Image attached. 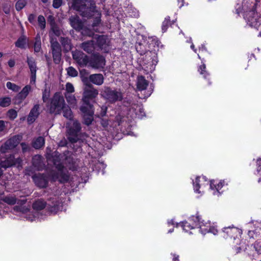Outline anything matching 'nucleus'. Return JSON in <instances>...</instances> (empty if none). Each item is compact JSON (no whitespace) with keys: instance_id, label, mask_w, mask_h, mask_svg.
Listing matches in <instances>:
<instances>
[{"instance_id":"obj_3","label":"nucleus","mask_w":261,"mask_h":261,"mask_svg":"<svg viewBox=\"0 0 261 261\" xmlns=\"http://www.w3.org/2000/svg\"><path fill=\"white\" fill-rule=\"evenodd\" d=\"M134 28V34H132V36L133 37V41H135V49L140 57L143 56L147 52H150L146 43V37L144 35L145 28L141 23L137 24Z\"/></svg>"},{"instance_id":"obj_19","label":"nucleus","mask_w":261,"mask_h":261,"mask_svg":"<svg viewBox=\"0 0 261 261\" xmlns=\"http://www.w3.org/2000/svg\"><path fill=\"white\" fill-rule=\"evenodd\" d=\"M31 90V87L30 85L25 86L21 91L13 98L14 103L15 105H20L22 101L27 97Z\"/></svg>"},{"instance_id":"obj_38","label":"nucleus","mask_w":261,"mask_h":261,"mask_svg":"<svg viewBox=\"0 0 261 261\" xmlns=\"http://www.w3.org/2000/svg\"><path fill=\"white\" fill-rule=\"evenodd\" d=\"M59 177L60 178L59 181L61 183L67 182L69 179V176L68 174L64 171L59 173Z\"/></svg>"},{"instance_id":"obj_6","label":"nucleus","mask_w":261,"mask_h":261,"mask_svg":"<svg viewBox=\"0 0 261 261\" xmlns=\"http://www.w3.org/2000/svg\"><path fill=\"white\" fill-rule=\"evenodd\" d=\"M179 226H180L186 232L196 228H200L199 230L202 231V227L205 226L204 220H201V218L198 213H197L195 216L193 215L189 217L188 221L176 224V227Z\"/></svg>"},{"instance_id":"obj_12","label":"nucleus","mask_w":261,"mask_h":261,"mask_svg":"<svg viewBox=\"0 0 261 261\" xmlns=\"http://www.w3.org/2000/svg\"><path fill=\"white\" fill-rule=\"evenodd\" d=\"M32 178L35 185L40 189L46 188L48 185L49 178L46 173H35Z\"/></svg>"},{"instance_id":"obj_15","label":"nucleus","mask_w":261,"mask_h":261,"mask_svg":"<svg viewBox=\"0 0 261 261\" xmlns=\"http://www.w3.org/2000/svg\"><path fill=\"white\" fill-rule=\"evenodd\" d=\"M146 43L148 49L150 51L155 52L157 53L159 51V48H162L163 45L159 39L155 36L148 37L147 38L146 37Z\"/></svg>"},{"instance_id":"obj_41","label":"nucleus","mask_w":261,"mask_h":261,"mask_svg":"<svg viewBox=\"0 0 261 261\" xmlns=\"http://www.w3.org/2000/svg\"><path fill=\"white\" fill-rule=\"evenodd\" d=\"M6 86L8 89L11 90L12 91L15 92H18L21 88L20 86L10 82H8L6 83Z\"/></svg>"},{"instance_id":"obj_34","label":"nucleus","mask_w":261,"mask_h":261,"mask_svg":"<svg viewBox=\"0 0 261 261\" xmlns=\"http://www.w3.org/2000/svg\"><path fill=\"white\" fill-rule=\"evenodd\" d=\"M59 208V202L57 201H56V203H54L53 205L48 204L47 206L48 211L50 213H53L54 214H56L58 212Z\"/></svg>"},{"instance_id":"obj_28","label":"nucleus","mask_w":261,"mask_h":261,"mask_svg":"<svg viewBox=\"0 0 261 261\" xmlns=\"http://www.w3.org/2000/svg\"><path fill=\"white\" fill-rule=\"evenodd\" d=\"M45 140L43 137H38L32 142V146L35 149H40L44 146Z\"/></svg>"},{"instance_id":"obj_33","label":"nucleus","mask_w":261,"mask_h":261,"mask_svg":"<svg viewBox=\"0 0 261 261\" xmlns=\"http://www.w3.org/2000/svg\"><path fill=\"white\" fill-rule=\"evenodd\" d=\"M33 165L39 169L42 166V162L41 160V156L40 155H36L32 159Z\"/></svg>"},{"instance_id":"obj_11","label":"nucleus","mask_w":261,"mask_h":261,"mask_svg":"<svg viewBox=\"0 0 261 261\" xmlns=\"http://www.w3.org/2000/svg\"><path fill=\"white\" fill-rule=\"evenodd\" d=\"M50 42L53 61L56 64H59L62 59L61 46L57 40L51 39Z\"/></svg>"},{"instance_id":"obj_39","label":"nucleus","mask_w":261,"mask_h":261,"mask_svg":"<svg viewBox=\"0 0 261 261\" xmlns=\"http://www.w3.org/2000/svg\"><path fill=\"white\" fill-rule=\"evenodd\" d=\"M11 100L9 97L0 98V106L3 108L8 107L11 104Z\"/></svg>"},{"instance_id":"obj_5","label":"nucleus","mask_w":261,"mask_h":261,"mask_svg":"<svg viewBox=\"0 0 261 261\" xmlns=\"http://www.w3.org/2000/svg\"><path fill=\"white\" fill-rule=\"evenodd\" d=\"M136 92L137 95H135V97H138L139 99H146L149 97L153 91L154 86L150 85L148 89H147L149 85V81L146 80L143 75H138L136 81Z\"/></svg>"},{"instance_id":"obj_54","label":"nucleus","mask_w":261,"mask_h":261,"mask_svg":"<svg viewBox=\"0 0 261 261\" xmlns=\"http://www.w3.org/2000/svg\"><path fill=\"white\" fill-rule=\"evenodd\" d=\"M254 248L257 253H261V243L258 242H255L254 243Z\"/></svg>"},{"instance_id":"obj_63","label":"nucleus","mask_w":261,"mask_h":261,"mask_svg":"<svg viewBox=\"0 0 261 261\" xmlns=\"http://www.w3.org/2000/svg\"><path fill=\"white\" fill-rule=\"evenodd\" d=\"M8 64L10 67H13L15 66V62L14 60L10 59L8 62Z\"/></svg>"},{"instance_id":"obj_20","label":"nucleus","mask_w":261,"mask_h":261,"mask_svg":"<svg viewBox=\"0 0 261 261\" xmlns=\"http://www.w3.org/2000/svg\"><path fill=\"white\" fill-rule=\"evenodd\" d=\"M21 162L20 158H15L13 155H10L4 161L0 162V166L2 168L6 169L13 166L16 165H19Z\"/></svg>"},{"instance_id":"obj_2","label":"nucleus","mask_w":261,"mask_h":261,"mask_svg":"<svg viewBox=\"0 0 261 261\" xmlns=\"http://www.w3.org/2000/svg\"><path fill=\"white\" fill-rule=\"evenodd\" d=\"M69 7L83 17L87 18L92 17L97 12L94 0H71Z\"/></svg>"},{"instance_id":"obj_30","label":"nucleus","mask_w":261,"mask_h":261,"mask_svg":"<svg viewBox=\"0 0 261 261\" xmlns=\"http://www.w3.org/2000/svg\"><path fill=\"white\" fill-rule=\"evenodd\" d=\"M62 111L63 113V116L69 120H72L73 118V114L69 107L66 104L64 105V109Z\"/></svg>"},{"instance_id":"obj_9","label":"nucleus","mask_w":261,"mask_h":261,"mask_svg":"<svg viewBox=\"0 0 261 261\" xmlns=\"http://www.w3.org/2000/svg\"><path fill=\"white\" fill-rule=\"evenodd\" d=\"M102 96L111 103H114L117 101H121L123 98L122 94L121 92L113 90L109 87L105 88L102 92Z\"/></svg>"},{"instance_id":"obj_44","label":"nucleus","mask_w":261,"mask_h":261,"mask_svg":"<svg viewBox=\"0 0 261 261\" xmlns=\"http://www.w3.org/2000/svg\"><path fill=\"white\" fill-rule=\"evenodd\" d=\"M67 74L71 77H76L78 75L77 71L73 67L70 66L66 69Z\"/></svg>"},{"instance_id":"obj_27","label":"nucleus","mask_w":261,"mask_h":261,"mask_svg":"<svg viewBox=\"0 0 261 261\" xmlns=\"http://www.w3.org/2000/svg\"><path fill=\"white\" fill-rule=\"evenodd\" d=\"M46 206V202L42 199H38L33 203V209L37 211L43 210Z\"/></svg>"},{"instance_id":"obj_62","label":"nucleus","mask_w":261,"mask_h":261,"mask_svg":"<svg viewBox=\"0 0 261 261\" xmlns=\"http://www.w3.org/2000/svg\"><path fill=\"white\" fill-rule=\"evenodd\" d=\"M199 50L201 53L207 51V49L204 44H201V45L199 47Z\"/></svg>"},{"instance_id":"obj_58","label":"nucleus","mask_w":261,"mask_h":261,"mask_svg":"<svg viewBox=\"0 0 261 261\" xmlns=\"http://www.w3.org/2000/svg\"><path fill=\"white\" fill-rule=\"evenodd\" d=\"M210 187L212 190H216L217 191V182L215 180H211L210 181Z\"/></svg>"},{"instance_id":"obj_16","label":"nucleus","mask_w":261,"mask_h":261,"mask_svg":"<svg viewBox=\"0 0 261 261\" xmlns=\"http://www.w3.org/2000/svg\"><path fill=\"white\" fill-rule=\"evenodd\" d=\"M106 60L105 58L100 55L95 54L90 59L88 64L89 66L95 69L103 68L105 65Z\"/></svg>"},{"instance_id":"obj_46","label":"nucleus","mask_w":261,"mask_h":261,"mask_svg":"<svg viewBox=\"0 0 261 261\" xmlns=\"http://www.w3.org/2000/svg\"><path fill=\"white\" fill-rule=\"evenodd\" d=\"M50 29L56 36L59 37L61 35V31L57 23L50 25Z\"/></svg>"},{"instance_id":"obj_50","label":"nucleus","mask_w":261,"mask_h":261,"mask_svg":"<svg viewBox=\"0 0 261 261\" xmlns=\"http://www.w3.org/2000/svg\"><path fill=\"white\" fill-rule=\"evenodd\" d=\"M22 148V151L23 153H25L30 151V147L29 145L25 142H22L20 144Z\"/></svg>"},{"instance_id":"obj_4","label":"nucleus","mask_w":261,"mask_h":261,"mask_svg":"<svg viewBox=\"0 0 261 261\" xmlns=\"http://www.w3.org/2000/svg\"><path fill=\"white\" fill-rule=\"evenodd\" d=\"M137 63L136 68L138 70H143L146 73L152 72L158 63L157 53L152 51L147 52L143 56L139 57Z\"/></svg>"},{"instance_id":"obj_7","label":"nucleus","mask_w":261,"mask_h":261,"mask_svg":"<svg viewBox=\"0 0 261 261\" xmlns=\"http://www.w3.org/2000/svg\"><path fill=\"white\" fill-rule=\"evenodd\" d=\"M64 98L58 93H56L50 99L48 106L49 113L55 115L60 114L65 105Z\"/></svg>"},{"instance_id":"obj_25","label":"nucleus","mask_w":261,"mask_h":261,"mask_svg":"<svg viewBox=\"0 0 261 261\" xmlns=\"http://www.w3.org/2000/svg\"><path fill=\"white\" fill-rule=\"evenodd\" d=\"M103 76L102 74L96 73L90 75L91 82L96 85H101L103 83Z\"/></svg>"},{"instance_id":"obj_36","label":"nucleus","mask_w":261,"mask_h":261,"mask_svg":"<svg viewBox=\"0 0 261 261\" xmlns=\"http://www.w3.org/2000/svg\"><path fill=\"white\" fill-rule=\"evenodd\" d=\"M6 115L10 120H14L17 118L18 114L17 112L15 110L11 109L7 111Z\"/></svg>"},{"instance_id":"obj_55","label":"nucleus","mask_w":261,"mask_h":261,"mask_svg":"<svg viewBox=\"0 0 261 261\" xmlns=\"http://www.w3.org/2000/svg\"><path fill=\"white\" fill-rule=\"evenodd\" d=\"M47 21L50 26L56 24L55 17L52 15H49L47 18Z\"/></svg>"},{"instance_id":"obj_17","label":"nucleus","mask_w":261,"mask_h":261,"mask_svg":"<svg viewBox=\"0 0 261 261\" xmlns=\"http://www.w3.org/2000/svg\"><path fill=\"white\" fill-rule=\"evenodd\" d=\"M241 230L234 226L224 227L222 230L223 237L227 239L233 238L235 239L241 234Z\"/></svg>"},{"instance_id":"obj_56","label":"nucleus","mask_w":261,"mask_h":261,"mask_svg":"<svg viewBox=\"0 0 261 261\" xmlns=\"http://www.w3.org/2000/svg\"><path fill=\"white\" fill-rule=\"evenodd\" d=\"M225 184V181L224 180H221L219 181L218 183L217 182V192L219 193V194L221 193L220 192V190L221 189V188L224 186Z\"/></svg>"},{"instance_id":"obj_14","label":"nucleus","mask_w":261,"mask_h":261,"mask_svg":"<svg viewBox=\"0 0 261 261\" xmlns=\"http://www.w3.org/2000/svg\"><path fill=\"white\" fill-rule=\"evenodd\" d=\"M72 56L73 59L81 67H86L89 62V57L81 50L75 49L72 52Z\"/></svg>"},{"instance_id":"obj_52","label":"nucleus","mask_w":261,"mask_h":261,"mask_svg":"<svg viewBox=\"0 0 261 261\" xmlns=\"http://www.w3.org/2000/svg\"><path fill=\"white\" fill-rule=\"evenodd\" d=\"M62 3V0H53V7L55 9H58L61 6Z\"/></svg>"},{"instance_id":"obj_31","label":"nucleus","mask_w":261,"mask_h":261,"mask_svg":"<svg viewBox=\"0 0 261 261\" xmlns=\"http://www.w3.org/2000/svg\"><path fill=\"white\" fill-rule=\"evenodd\" d=\"M34 52L39 53L41 50V37L39 34H37L35 38V42L34 43Z\"/></svg>"},{"instance_id":"obj_22","label":"nucleus","mask_w":261,"mask_h":261,"mask_svg":"<svg viewBox=\"0 0 261 261\" xmlns=\"http://www.w3.org/2000/svg\"><path fill=\"white\" fill-rule=\"evenodd\" d=\"M198 57L201 61V65L198 67V71L203 76L204 79L207 80L208 85H211L212 83L210 82V74L206 70V65L205 64L206 61L204 58H201L199 54H198Z\"/></svg>"},{"instance_id":"obj_60","label":"nucleus","mask_w":261,"mask_h":261,"mask_svg":"<svg viewBox=\"0 0 261 261\" xmlns=\"http://www.w3.org/2000/svg\"><path fill=\"white\" fill-rule=\"evenodd\" d=\"M6 123H7V122H6ZM5 123V121L0 120V132L4 131L6 128V126Z\"/></svg>"},{"instance_id":"obj_43","label":"nucleus","mask_w":261,"mask_h":261,"mask_svg":"<svg viewBox=\"0 0 261 261\" xmlns=\"http://www.w3.org/2000/svg\"><path fill=\"white\" fill-rule=\"evenodd\" d=\"M200 178H201L200 176H197L195 178V181H193L194 190L195 192L197 193H200V192L199 191V189L200 188Z\"/></svg>"},{"instance_id":"obj_64","label":"nucleus","mask_w":261,"mask_h":261,"mask_svg":"<svg viewBox=\"0 0 261 261\" xmlns=\"http://www.w3.org/2000/svg\"><path fill=\"white\" fill-rule=\"evenodd\" d=\"M171 254L173 256V258H172L173 261H179V255H177L175 253H171Z\"/></svg>"},{"instance_id":"obj_8","label":"nucleus","mask_w":261,"mask_h":261,"mask_svg":"<svg viewBox=\"0 0 261 261\" xmlns=\"http://www.w3.org/2000/svg\"><path fill=\"white\" fill-rule=\"evenodd\" d=\"M81 130V124L77 120H74L71 125L66 126V136L68 141L71 144L77 142L80 140Z\"/></svg>"},{"instance_id":"obj_29","label":"nucleus","mask_w":261,"mask_h":261,"mask_svg":"<svg viewBox=\"0 0 261 261\" xmlns=\"http://www.w3.org/2000/svg\"><path fill=\"white\" fill-rule=\"evenodd\" d=\"M27 42V37L24 35H22L19 37L17 40L15 42V45L17 47L24 49L25 48Z\"/></svg>"},{"instance_id":"obj_23","label":"nucleus","mask_w":261,"mask_h":261,"mask_svg":"<svg viewBox=\"0 0 261 261\" xmlns=\"http://www.w3.org/2000/svg\"><path fill=\"white\" fill-rule=\"evenodd\" d=\"M69 21L71 26L75 30L80 31L83 30L84 24L78 16H71L69 18Z\"/></svg>"},{"instance_id":"obj_1","label":"nucleus","mask_w":261,"mask_h":261,"mask_svg":"<svg viewBox=\"0 0 261 261\" xmlns=\"http://www.w3.org/2000/svg\"><path fill=\"white\" fill-rule=\"evenodd\" d=\"M98 95V91L94 87L84 89L82 101L83 105L80 107L83 123L89 126L94 120V103L96 102V99Z\"/></svg>"},{"instance_id":"obj_47","label":"nucleus","mask_w":261,"mask_h":261,"mask_svg":"<svg viewBox=\"0 0 261 261\" xmlns=\"http://www.w3.org/2000/svg\"><path fill=\"white\" fill-rule=\"evenodd\" d=\"M201 232V233L204 234L206 233V232H210L213 233L214 234L216 235L217 234L218 231V230L216 229L215 227L209 226L208 228H202V231Z\"/></svg>"},{"instance_id":"obj_61","label":"nucleus","mask_w":261,"mask_h":261,"mask_svg":"<svg viewBox=\"0 0 261 261\" xmlns=\"http://www.w3.org/2000/svg\"><path fill=\"white\" fill-rule=\"evenodd\" d=\"M56 168L58 169L60 173L61 172H63L64 166L62 164L59 163L56 166Z\"/></svg>"},{"instance_id":"obj_21","label":"nucleus","mask_w":261,"mask_h":261,"mask_svg":"<svg viewBox=\"0 0 261 261\" xmlns=\"http://www.w3.org/2000/svg\"><path fill=\"white\" fill-rule=\"evenodd\" d=\"M39 108V105L36 104L31 110L27 118V121L29 124H32L38 117L40 115Z\"/></svg>"},{"instance_id":"obj_35","label":"nucleus","mask_w":261,"mask_h":261,"mask_svg":"<svg viewBox=\"0 0 261 261\" xmlns=\"http://www.w3.org/2000/svg\"><path fill=\"white\" fill-rule=\"evenodd\" d=\"M96 43L97 46L100 48H102L104 45L106 44V38L103 35L99 36L96 40Z\"/></svg>"},{"instance_id":"obj_59","label":"nucleus","mask_w":261,"mask_h":261,"mask_svg":"<svg viewBox=\"0 0 261 261\" xmlns=\"http://www.w3.org/2000/svg\"><path fill=\"white\" fill-rule=\"evenodd\" d=\"M107 112V108L106 107H102L101 108L100 112L99 114L100 116L103 117L106 116Z\"/></svg>"},{"instance_id":"obj_24","label":"nucleus","mask_w":261,"mask_h":261,"mask_svg":"<svg viewBox=\"0 0 261 261\" xmlns=\"http://www.w3.org/2000/svg\"><path fill=\"white\" fill-rule=\"evenodd\" d=\"M60 42L63 47V50L65 53H68L72 49L73 45L71 43V40L69 38L61 37Z\"/></svg>"},{"instance_id":"obj_45","label":"nucleus","mask_w":261,"mask_h":261,"mask_svg":"<svg viewBox=\"0 0 261 261\" xmlns=\"http://www.w3.org/2000/svg\"><path fill=\"white\" fill-rule=\"evenodd\" d=\"M82 81L85 86L84 89L92 88V87H94L93 85L91 83V82L90 80V76L89 77H82Z\"/></svg>"},{"instance_id":"obj_26","label":"nucleus","mask_w":261,"mask_h":261,"mask_svg":"<svg viewBox=\"0 0 261 261\" xmlns=\"http://www.w3.org/2000/svg\"><path fill=\"white\" fill-rule=\"evenodd\" d=\"M81 47L88 54L93 53L95 50L94 41L91 40L82 43Z\"/></svg>"},{"instance_id":"obj_57","label":"nucleus","mask_w":261,"mask_h":261,"mask_svg":"<svg viewBox=\"0 0 261 261\" xmlns=\"http://www.w3.org/2000/svg\"><path fill=\"white\" fill-rule=\"evenodd\" d=\"M28 21L32 24H34L35 22L36 15L34 14H30L28 16Z\"/></svg>"},{"instance_id":"obj_13","label":"nucleus","mask_w":261,"mask_h":261,"mask_svg":"<svg viewBox=\"0 0 261 261\" xmlns=\"http://www.w3.org/2000/svg\"><path fill=\"white\" fill-rule=\"evenodd\" d=\"M20 139L18 136H14L8 139L0 147V152L2 153H5L9 150L14 149L19 143Z\"/></svg>"},{"instance_id":"obj_53","label":"nucleus","mask_w":261,"mask_h":261,"mask_svg":"<svg viewBox=\"0 0 261 261\" xmlns=\"http://www.w3.org/2000/svg\"><path fill=\"white\" fill-rule=\"evenodd\" d=\"M140 16V13L139 10L135 8L132 7V17L138 18Z\"/></svg>"},{"instance_id":"obj_51","label":"nucleus","mask_w":261,"mask_h":261,"mask_svg":"<svg viewBox=\"0 0 261 261\" xmlns=\"http://www.w3.org/2000/svg\"><path fill=\"white\" fill-rule=\"evenodd\" d=\"M66 90L68 93H73L74 92V88L73 85L70 83H67L66 85Z\"/></svg>"},{"instance_id":"obj_42","label":"nucleus","mask_w":261,"mask_h":261,"mask_svg":"<svg viewBox=\"0 0 261 261\" xmlns=\"http://www.w3.org/2000/svg\"><path fill=\"white\" fill-rule=\"evenodd\" d=\"M27 5L25 0H18L15 4V8L17 11L21 10Z\"/></svg>"},{"instance_id":"obj_10","label":"nucleus","mask_w":261,"mask_h":261,"mask_svg":"<svg viewBox=\"0 0 261 261\" xmlns=\"http://www.w3.org/2000/svg\"><path fill=\"white\" fill-rule=\"evenodd\" d=\"M132 101V119H141L146 116L145 113L144 111L142 101L137 100L136 102L134 100Z\"/></svg>"},{"instance_id":"obj_49","label":"nucleus","mask_w":261,"mask_h":261,"mask_svg":"<svg viewBox=\"0 0 261 261\" xmlns=\"http://www.w3.org/2000/svg\"><path fill=\"white\" fill-rule=\"evenodd\" d=\"M101 22V18L100 16H96L95 17L93 21L92 26L93 28H95L96 27H97L99 25V24Z\"/></svg>"},{"instance_id":"obj_37","label":"nucleus","mask_w":261,"mask_h":261,"mask_svg":"<svg viewBox=\"0 0 261 261\" xmlns=\"http://www.w3.org/2000/svg\"><path fill=\"white\" fill-rule=\"evenodd\" d=\"M2 200L10 205H14L17 202V199L13 196H5Z\"/></svg>"},{"instance_id":"obj_32","label":"nucleus","mask_w":261,"mask_h":261,"mask_svg":"<svg viewBox=\"0 0 261 261\" xmlns=\"http://www.w3.org/2000/svg\"><path fill=\"white\" fill-rule=\"evenodd\" d=\"M173 23V21L171 22L170 17L169 16L166 17L162 24V32L163 33L166 32L169 27L171 26Z\"/></svg>"},{"instance_id":"obj_18","label":"nucleus","mask_w":261,"mask_h":261,"mask_svg":"<svg viewBox=\"0 0 261 261\" xmlns=\"http://www.w3.org/2000/svg\"><path fill=\"white\" fill-rule=\"evenodd\" d=\"M27 63L30 70V83L35 84L37 69L36 60L33 57H27Z\"/></svg>"},{"instance_id":"obj_40","label":"nucleus","mask_w":261,"mask_h":261,"mask_svg":"<svg viewBox=\"0 0 261 261\" xmlns=\"http://www.w3.org/2000/svg\"><path fill=\"white\" fill-rule=\"evenodd\" d=\"M38 23L39 28L41 30H44L46 27V21L44 17L40 15L38 17Z\"/></svg>"},{"instance_id":"obj_48","label":"nucleus","mask_w":261,"mask_h":261,"mask_svg":"<svg viewBox=\"0 0 261 261\" xmlns=\"http://www.w3.org/2000/svg\"><path fill=\"white\" fill-rule=\"evenodd\" d=\"M50 97V91L47 89H45L42 92V100L44 102H46Z\"/></svg>"}]
</instances>
